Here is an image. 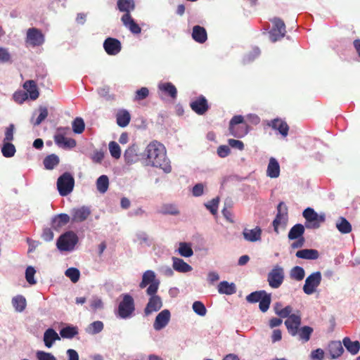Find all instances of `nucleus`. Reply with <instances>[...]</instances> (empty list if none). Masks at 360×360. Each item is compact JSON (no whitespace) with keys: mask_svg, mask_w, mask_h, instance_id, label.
Here are the masks:
<instances>
[{"mask_svg":"<svg viewBox=\"0 0 360 360\" xmlns=\"http://www.w3.org/2000/svg\"><path fill=\"white\" fill-rule=\"evenodd\" d=\"M296 257L300 259H318L319 254L316 250L314 249H303L298 250L296 252Z\"/></svg>","mask_w":360,"mask_h":360,"instance_id":"2f4dec72","label":"nucleus"},{"mask_svg":"<svg viewBox=\"0 0 360 360\" xmlns=\"http://www.w3.org/2000/svg\"><path fill=\"white\" fill-rule=\"evenodd\" d=\"M70 131L68 127H58L53 136L55 143L61 148L71 149L76 146L77 143L74 139L65 137Z\"/></svg>","mask_w":360,"mask_h":360,"instance_id":"f03ea898","label":"nucleus"},{"mask_svg":"<svg viewBox=\"0 0 360 360\" xmlns=\"http://www.w3.org/2000/svg\"><path fill=\"white\" fill-rule=\"evenodd\" d=\"M283 280L284 270L281 266L278 265L275 266L268 274L267 281L269 282V285L272 288H279L283 283Z\"/></svg>","mask_w":360,"mask_h":360,"instance_id":"9d476101","label":"nucleus"},{"mask_svg":"<svg viewBox=\"0 0 360 360\" xmlns=\"http://www.w3.org/2000/svg\"><path fill=\"white\" fill-rule=\"evenodd\" d=\"M23 87L29 94L30 98L32 100H36L39 97V93L37 84L34 80L26 81L23 84Z\"/></svg>","mask_w":360,"mask_h":360,"instance_id":"c85d7f7f","label":"nucleus"},{"mask_svg":"<svg viewBox=\"0 0 360 360\" xmlns=\"http://www.w3.org/2000/svg\"><path fill=\"white\" fill-rule=\"evenodd\" d=\"M266 174L271 178H277L280 174V166L274 158H271L269 160Z\"/></svg>","mask_w":360,"mask_h":360,"instance_id":"bb28decb","label":"nucleus"},{"mask_svg":"<svg viewBox=\"0 0 360 360\" xmlns=\"http://www.w3.org/2000/svg\"><path fill=\"white\" fill-rule=\"evenodd\" d=\"M149 95V90L147 87H141L135 93L134 101H139L146 98Z\"/></svg>","mask_w":360,"mask_h":360,"instance_id":"4d7b16f0","label":"nucleus"},{"mask_svg":"<svg viewBox=\"0 0 360 360\" xmlns=\"http://www.w3.org/2000/svg\"><path fill=\"white\" fill-rule=\"evenodd\" d=\"M12 304L15 311L22 312L26 307V300L22 295H17L12 299Z\"/></svg>","mask_w":360,"mask_h":360,"instance_id":"79ce46f5","label":"nucleus"},{"mask_svg":"<svg viewBox=\"0 0 360 360\" xmlns=\"http://www.w3.org/2000/svg\"><path fill=\"white\" fill-rule=\"evenodd\" d=\"M117 8L120 12L124 13L121 18L122 22H134L130 15V12L135 9L134 0H117Z\"/></svg>","mask_w":360,"mask_h":360,"instance_id":"1a4fd4ad","label":"nucleus"},{"mask_svg":"<svg viewBox=\"0 0 360 360\" xmlns=\"http://www.w3.org/2000/svg\"><path fill=\"white\" fill-rule=\"evenodd\" d=\"M103 48L108 55L115 56L120 52L122 45L118 39L108 37L103 42Z\"/></svg>","mask_w":360,"mask_h":360,"instance_id":"dca6fc26","label":"nucleus"},{"mask_svg":"<svg viewBox=\"0 0 360 360\" xmlns=\"http://www.w3.org/2000/svg\"><path fill=\"white\" fill-rule=\"evenodd\" d=\"M159 91L172 99H175L177 96V90L176 86L171 82H162L158 84Z\"/></svg>","mask_w":360,"mask_h":360,"instance_id":"5701e85b","label":"nucleus"},{"mask_svg":"<svg viewBox=\"0 0 360 360\" xmlns=\"http://www.w3.org/2000/svg\"><path fill=\"white\" fill-rule=\"evenodd\" d=\"M72 130L75 134H82L85 128V124L82 118L76 117L72 124Z\"/></svg>","mask_w":360,"mask_h":360,"instance_id":"49530a36","label":"nucleus"},{"mask_svg":"<svg viewBox=\"0 0 360 360\" xmlns=\"http://www.w3.org/2000/svg\"><path fill=\"white\" fill-rule=\"evenodd\" d=\"M109 150L111 156L115 159H119L121 156V148L119 144L115 141L109 143Z\"/></svg>","mask_w":360,"mask_h":360,"instance_id":"8fccbe9b","label":"nucleus"},{"mask_svg":"<svg viewBox=\"0 0 360 360\" xmlns=\"http://www.w3.org/2000/svg\"><path fill=\"white\" fill-rule=\"evenodd\" d=\"M192 37L196 42L202 44L207 39V31L203 27L195 25L193 28Z\"/></svg>","mask_w":360,"mask_h":360,"instance_id":"a878e982","label":"nucleus"},{"mask_svg":"<svg viewBox=\"0 0 360 360\" xmlns=\"http://www.w3.org/2000/svg\"><path fill=\"white\" fill-rule=\"evenodd\" d=\"M229 129L231 135L237 138H242L248 133L249 127L248 124H238L236 126H229Z\"/></svg>","mask_w":360,"mask_h":360,"instance_id":"cd10ccee","label":"nucleus"},{"mask_svg":"<svg viewBox=\"0 0 360 360\" xmlns=\"http://www.w3.org/2000/svg\"><path fill=\"white\" fill-rule=\"evenodd\" d=\"M44 36L37 28H30L27 32L26 43L32 46H39L44 44Z\"/></svg>","mask_w":360,"mask_h":360,"instance_id":"ddd939ff","label":"nucleus"},{"mask_svg":"<svg viewBox=\"0 0 360 360\" xmlns=\"http://www.w3.org/2000/svg\"><path fill=\"white\" fill-rule=\"evenodd\" d=\"M313 332V328L308 326H304L298 328V333H297V335H298L300 340L305 343L310 340Z\"/></svg>","mask_w":360,"mask_h":360,"instance_id":"72a5a7b5","label":"nucleus"},{"mask_svg":"<svg viewBox=\"0 0 360 360\" xmlns=\"http://www.w3.org/2000/svg\"><path fill=\"white\" fill-rule=\"evenodd\" d=\"M266 125L274 130H277L283 137H286L289 131V126L281 118H275L266 122Z\"/></svg>","mask_w":360,"mask_h":360,"instance_id":"4468645a","label":"nucleus"},{"mask_svg":"<svg viewBox=\"0 0 360 360\" xmlns=\"http://www.w3.org/2000/svg\"><path fill=\"white\" fill-rule=\"evenodd\" d=\"M290 276L291 278L300 281L304 278V270L302 267L296 266L290 270Z\"/></svg>","mask_w":360,"mask_h":360,"instance_id":"c03bdc74","label":"nucleus"},{"mask_svg":"<svg viewBox=\"0 0 360 360\" xmlns=\"http://www.w3.org/2000/svg\"><path fill=\"white\" fill-rule=\"evenodd\" d=\"M103 326H104L102 321H96L91 323L89 326L87 331L90 334L95 335L102 331L103 329Z\"/></svg>","mask_w":360,"mask_h":360,"instance_id":"3c124183","label":"nucleus"},{"mask_svg":"<svg viewBox=\"0 0 360 360\" xmlns=\"http://www.w3.org/2000/svg\"><path fill=\"white\" fill-rule=\"evenodd\" d=\"M108 186H109V179H108V176L103 174L98 178V179L96 181V188H97V190L101 193H105L108 191Z\"/></svg>","mask_w":360,"mask_h":360,"instance_id":"a19ab883","label":"nucleus"},{"mask_svg":"<svg viewBox=\"0 0 360 360\" xmlns=\"http://www.w3.org/2000/svg\"><path fill=\"white\" fill-rule=\"evenodd\" d=\"M14 129L15 126L13 124H9V126L6 128L4 142H10L13 140Z\"/></svg>","mask_w":360,"mask_h":360,"instance_id":"680f3d73","label":"nucleus"},{"mask_svg":"<svg viewBox=\"0 0 360 360\" xmlns=\"http://www.w3.org/2000/svg\"><path fill=\"white\" fill-rule=\"evenodd\" d=\"M148 285H149V286L146 290L147 295H153L156 294L159 288L160 281L156 278L155 272L151 270H147L143 273L139 288L143 289Z\"/></svg>","mask_w":360,"mask_h":360,"instance_id":"20e7f679","label":"nucleus"},{"mask_svg":"<svg viewBox=\"0 0 360 360\" xmlns=\"http://www.w3.org/2000/svg\"><path fill=\"white\" fill-rule=\"evenodd\" d=\"M75 179L69 172L63 174L57 181V187L60 195L66 196L70 194L74 188Z\"/></svg>","mask_w":360,"mask_h":360,"instance_id":"6e6552de","label":"nucleus"},{"mask_svg":"<svg viewBox=\"0 0 360 360\" xmlns=\"http://www.w3.org/2000/svg\"><path fill=\"white\" fill-rule=\"evenodd\" d=\"M304 226L301 224L294 225L290 230L288 237L290 240H295L300 238H304Z\"/></svg>","mask_w":360,"mask_h":360,"instance_id":"c9c22d12","label":"nucleus"},{"mask_svg":"<svg viewBox=\"0 0 360 360\" xmlns=\"http://www.w3.org/2000/svg\"><path fill=\"white\" fill-rule=\"evenodd\" d=\"M271 301V295L268 294L265 291L264 295L262 296L260 301L259 302V309L262 312H266L269 308Z\"/></svg>","mask_w":360,"mask_h":360,"instance_id":"a18cd8bd","label":"nucleus"},{"mask_svg":"<svg viewBox=\"0 0 360 360\" xmlns=\"http://www.w3.org/2000/svg\"><path fill=\"white\" fill-rule=\"evenodd\" d=\"M104 158V153L101 150L94 151L91 156V159L94 163H101Z\"/></svg>","mask_w":360,"mask_h":360,"instance_id":"774afa93","label":"nucleus"},{"mask_svg":"<svg viewBox=\"0 0 360 360\" xmlns=\"http://www.w3.org/2000/svg\"><path fill=\"white\" fill-rule=\"evenodd\" d=\"M285 24H274L269 32V38L272 41H276L283 38L286 32Z\"/></svg>","mask_w":360,"mask_h":360,"instance_id":"412c9836","label":"nucleus"},{"mask_svg":"<svg viewBox=\"0 0 360 360\" xmlns=\"http://www.w3.org/2000/svg\"><path fill=\"white\" fill-rule=\"evenodd\" d=\"M60 337L58 333L53 329H47L44 334V342L46 347L50 348L52 347L56 340H59Z\"/></svg>","mask_w":360,"mask_h":360,"instance_id":"c756f323","label":"nucleus"},{"mask_svg":"<svg viewBox=\"0 0 360 360\" xmlns=\"http://www.w3.org/2000/svg\"><path fill=\"white\" fill-rule=\"evenodd\" d=\"M124 158L127 163L132 164L139 159V149L136 144H132L124 152Z\"/></svg>","mask_w":360,"mask_h":360,"instance_id":"4be33fe9","label":"nucleus"},{"mask_svg":"<svg viewBox=\"0 0 360 360\" xmlns=\"http://www.w3.org/2000/svg\"><path fill=\"white\" fill-rule=\"evenodd\" d=\"M218 292L220 294L233 295L236 292V285L227 281H221L218 285Z\"/></svg>","mask_w":360,"mask_h":360,"instance_id":"473e14b6","label":"nucleus"},{"mask_svg":"<svg viewBox=\"0 0 360 360\" xmlns=\"http://www.w3.org/2000/svg\"><path fill=\"white\" fill-rule=\"evenodd\" d=\"M344 346L352 355L356 354L360 349V343L356 340L352 342L349 338L345 337L342 340Z\"/></svg>","mask_w":360,"mask_h":360,"instance_id":"e433bc0d","label":"nucleus"},{"mask_svg":"<svg viewBox=\"0 0 360 360\" xmlns=\"http://www.w3.org/2000/svg\"><path fill=\"white\" fill-rule=\"evenodd\" d=\"M35 269L32 266H28L25 271V278L28 283L34 285L36 283L34 280Z\"/></svg>","mask_w":360,"mask_h":360,"instance_id":"13d9d810","label":"nucleus"},{"mask_svg":"<svg viewBox=\"0 0 360 360\" xmlns=\"http://www.w3.org/2000/svg\"><path fill=\"white\" fill-rule=\"evenodd\" d=\"M265 290H259L251 292L246 297V300L250 303H256L260 301Z\"/></svg>","mask_w":360,"mask_h":360,"instance_id":"603ef678","label":"nucleus"},{"mask_svg":"<svg viewBox=\"0 0 360 360\" xmlns=\"http://www.w3.org/2000/svg\"><path fill=\"white\" fill-rule=\"evenodd\" d=\"M162 212L165 214L176 215L179 213V211L174 205L167 204L162 206Z\"/></svg>","mask_w":360,"mask_h":360,"instance_id":"052dcab7","label":"nucleus"},{"mask_svg":"<svg viewBox=\"0 0 360 360\" xmlns=\"http://www.w3.org/2000/svg\"><path fill=\"white\" fill-rule=\"evenodd\" d=\"M150 296V297L149 298L148 302L144 309L146 316H148L153 312L160 310L162 307V302L160 297L155 294Z\"/></svg>","mask_w":360,"mask_h":360,"instance_id":"6ab92c4d","label":"nucleus"},{"mask_svg":"<svg viewBox=\"0 0 360 360\" xmlns=\"http://www.w3.org/2000/svg\"><path fill=\"white\" fill-rule=\"evenodd\" d=\"M301 323L302 317L299 311L289 316L288 319L285 321V326H286L288 333L292 336H296Z\"/></svg>","mask_w":360,"mask_h":360,"instance_id":"f8f14e48","label":"nucleus"},{"mask_svg":"<svg viewBox=\"0 0 360 360\" xmlns=\"http://www.w3.org/2000/svg\"><path fill=\"white\" fill-rule=\"evenodd\" d=\"M170 311L168 309H164L160 311L156 316L153 328L155 330H160L164 328L170 320Z\"/></svg>","mask_w":360,"mask_h":360,"instance_id":"a211bd4d","label":"nucleus"},{"mask_svg":"<svg viewBox=\"0 0 360 360\" xmlns=\"http://www.w3.org/2000/svg\"><path fill=\"white\" fill-rule=\"evenodd\" d=\"M311 360H323L324 358V352L321 349L313 350L311 353Z\"/></svg>","mask_w":360,"mask_h":360,"instance_id":"338daca9","label":"nucleus"},{"mask_svg":"<svg viewBox=\"0 0 360 360\" xmlns=\"http://www.w3.org/2000/svg\"><path fill=\"white\" fill-rule=\"evenodd\" d=\"M11 61V55L8 49L0 46V63H6Z\"/></svg>","mask_w":360,"mask_h":360,"instance_id":"6e6d98bb","label":"nucleus"},{"mask_svg":"<svg viewBox=\"0 0 360 360\" xmlns=\"http://www.w3.org/2000/svg\"><path fill=\"white\" fill-rule=\"evenodd\" d=\"M91 211L89 207L82 206L74 208L71 212L72 222L78 223L85 221L91 214Z\"/></svg>","mask_w":360,"mask_h":360,"instance_id":"2eb2a0df","label":"nucleus"},{"mask_svg":"<svg viewBox=\"0 0 360 360\" xmlns=\"http://www.w3.org/2000/svg\"><path fill=\"white\" fill-rule=\"evenodd\" d=\"M173 268L174 270L179 272H188L192 270V267L185 262L182 259L177 257H173Z\"/></svg>","mask_w":360,"mask_h":360,"instance_id":"f704fd0d","label":"nucleus"},{"mask_svg":"<svg viewBox=\"0 0 360 360\" xmlns=\"http://www.w3.org/2000/svg\"><path fill=\"white\" fill-rule=\"evenodd\" d=\"M135 311L134 298L129 294H123L117 311V316L121 319L130 318Z\"/></svg>","mask_w":360,"mask_h":360,"instance_id":"7ed1b4c3","label":"nucleus"},{"mask_svg":"<svg viewBox=\"0 0 360 360\" xmlns=\"http://www.w3.org/2000/svg\"><path fill=\"white\" fill-rule=\"evenodd\" d=\"M70 220V217L67 214H59L56 215L53 219L51 226L55 230H59L60 228L66 225Z\"/></svg>","mask_w":360,"mask_h":360,"instance_id":"393cba45","label":"nucleus"},{"mask_svg":"<svg viewBox=\"0 0 360 360\" xmlns=\"http://www.w3.org/2000/svg\"><path fill=\"white\" fill-rule=\"evenodd\" d=\"M60 162L58 156L56 154H51L47 155L43 160V164L45 169L51 170L54 169Z\"/></svg>","mask_w":360,"mask_h":360,"instance_id":"58836bf2","label":"nucleus"},{"mask_svg":"<svg viewBox=\"0 0 360 360\" xmlns=\"http://www.w3.org/2000/svg\"><path fill=\"white\" fill-rule=\"evenodd\" d=\"M204 192V185L201 183L195 184L192 189V194L195 197L201 196Z\"/></svg>","mask_w":360,"mask_h":360,"instance_id":"69168bd1","label":"nucleus"},{"mask_svg":"<svg viewBox=\"0 0 360 360\" xmlns=\"http://www.w3.org/2000/svg\"><path fill=\"white\" fill-rule=\"evenodd\" d=\"M262 230L259 226L252 229L245 228L243 231V236L245 240L249 242H257L262 238Z\"/></svg>","mask_w":360,"mask_h":360,"instance_id":"aec40b11","label":"nucleus"},{"mask_svg":"<svg viewBox=\"0 0 360 360\" xmlns=\"http://www.w3.org/2000/svg\"><path fill=\"white\" fill-rule=\"evenodd\" d=\"M192 307L194 312L199 316H204L207 313L204 304L200 301L194 302Z\"/></svg>","mask_w":360,"mask_h":360,"instance_id":"864d4df0","label":"nucleus"},{"mask_svg":"<svg viewBox=\"0 0 360 360\" xmlns=\"http://www.w3.org/2000/svg\"><path fill=\"white\" fill-rule=\"evenodd\" d=\"M292 308L290 306H286L281 310L276 311V314L281 318L288 319L292 314Z\"/></svg>","mask_w":360,"mask_h":360,"instance_id":"0e129e2a","label":"nucleus"},{"mask_svg":"<svg viewBox=\"0 0 360 360\" xmlns=\"http://www.w3.org/2000/svg\"><path fill=\"white\" fill-rule=\"evenodd\" d=\"M39 115L36 119L34 122H33V124L34 126L39 125L48 116V110L46 107H39Z\"/></svg>","mask_w":360,"mask_h":360,"instance_id":"5fc2aeb1","label":"nucleus"},{"mask_svg":"<svg viewBox=\"0 0 360 360\" xmlns=\"http://www.w3.org/2000/svg\"><path fill=\"white\" fill-rule=\"evenodd\" d=\"M336 228L342 234H347L352 231V225L343 217H340L336 222Z\"/></svg>","mask_w":360,"mask_h":360,"instance_id":"4c0bfd02","label":"nucleus"},{"mask_svg":"<svg viewBox=\"0 0 360 360\" xmlns=\"http://www.w3.org/2000/svg\"><path fill=\"white\" fill-rule=\"evenodd\" d=\"M131 120V115L126 110H121L116 115V121L118 126L121 127H127Z\"/></svg>","mask_w":360,"mask_h":360,"instance_id":"7c9ffc66","label":"nucleus"},{"mask_svg":"<svg viewBox=\"0 0 360 360\" xmlns=\"http://www.w3.org/2000/svg\"><path fill=\"white\" fill-rule=\"evenodd\" d=\"M219 199L213 198L212 200L205 204V207L210 211L212 214H216L218 210Z\"/></svg>","mask_w":360,"mask_h":360,"instance_id":"bf43d9fd","label":"nucleus"},{"mask_svg":"<svg viewBox=\"0 0 360 360\" xmlns=\"http://www.w3.org/2000/svg\"><path fill=\"white\" fill-rule=\"evenodd\" d=\"M321 282V274L320 271H316L310 274L305 280L303 286V291L307 295H311Z\"/></svg>","mask_w":360,"mask_h":360,"instance_id":"9b49d317","label":"nucleus"},{"mask_svg":"<svg viewBox=\"0 0 360 360\" xmlns=\"http://www.w3.org/2000/svg\"><path fill=\"white\" fill-rule=\"evenodd\" d=\"M328 352L330 355V359H334L342 354L344 348L340 341H332L328 344Z\"/></svg>","mask_w":360,"mask_h":360,"instance_id":"b1692460","label":"nucleus"},{"mask_svg":"<svg viewBox=\"0 0 360 360\" xmlns=\"http://www.w3.org/2000/svg\"><path fill=\"white\" fill-rule=\"evenodd\" d=\"M36 356L38 360H56V357L51 353L44 351H37Z\"/></svg>","mask_w":360,"mask_h":360,"instance_id":"e2e57ef3","label":"nucleus"},{"mask_svg":"<svg viewBox=\"0 0 360 360\" xmlns=\"http://www.w3.org/2000/svg\"><path fill=\"white\" fill-rule=\"evenodd\" d=\"M306 219L305 227L307 229H319L326 220L325 214H319L313 208L307 207L302 213Z\"/></svg>","mask_w":360,"mask_h":360,"instance_id":"39448f33","label":"nucleus"},{"mask_svg":"<svg viewBox=\"0 0 360 360\" xmlns=\"http://www.w3.org/2000/svg\"><path fill=\"white\" fill-rule=\"evenodd\" d=\"M191 108L198 115H204L209 109L207 101L203 96H200L190 103Z\"/></svg>","mask_w":360,"mask_h":360,"instance_id":"f3484780","label":"nucleus"},{"mask_svg":"<svg viewBox=\"0 0 360 360\" xmlns=\"http://www.w3.org/2000/svg\"><path fill=\"white\" fill-rule=\"evenodd\" d=\"M65 275L68 277L72 283H75L79 279L80 272L78 269L70 267L65 271Z\"/></svg>","mask_w":360,"mask_h":360,"instance_id":"de8ad7c7","label":"nucleus"},{"mask_svg":"<svg viewBox=\"0 0 360 360\" xmlns=\"http://www.w3.org/2000/svg\"><path fill=\"white\" fill-rule=\"evenodd\" d=\"M179 253L185 257H189L193 255V251L190 244L186 243H180Z\"/></svg>","mask_w":360,"mask_h":360,"instance_id":"09e8293b","label":"nucleus"},{"mask_svg":"<svg viewBox=\"0 0 360 360\" xmlns=\"http://www.w3.org/2000/svg\"><path fill=\"white\" fill-rule=\"evenodd\" d=\"M288 221V207L284 202H281L277 206V214L272 222L274 231L278 234V229H285Z\"/></svg>","mask_w":360,"mask_h":360,"instance_id":"0eeeda50","label":"nucleus"},{"mask_svg":"<svg viewBox=\"0 0 360 360\" xmlns=\"http://www.w3.org/2000/svg\"><path fill=\"white\" fill-rule=\"evenodd\" d=\"M142 155L143 159L145 160L146 165L158 167L165 173L171 172L170 161L167 157L165 146L160 142L158 141H151L146 146Z\"/></svg>","mask_w":360,"mask_h":360,"instance_id":"f257e3e1","label":"nucleus"},{"mask_svg":"<svg viewBox=\"0 0 360 360\" xmlns=\"http://www.w3.org/2000/svg\"><path fill=\"white\" fill-rule=\"evenodd\" d=\"M78 334V328L76 326H68L60 330V335L63 338L72 339Z\"/></svg>","mask_w":360,"mask_h":360,"instance_id":"ea45409f","label":"nucleus"},{"mask_svg":"<svg viewBox=\"0 0 360 360\" xmlns=\"http://www.w3.org/2000/svg\"><path fill=\"white\" fill-rule=\"evenodd\" d=\"M78 243L77 234L69 231L62 234L58 239L56 245L60 251H72Z\"/></svg>","mask_w":360,"mask_h":360,"instance_id":"423d86ee","label":"nucleus"},{"mask_svg":"<svg viewBox=\"0 0 360 360\" xmlns=\"http://www.w3.org/2000/svg\"><path fill=\"white\" fill-rule=\"evenodd\" d=\"M15 151V147L13 143L10 142H4L1 148V153L5 158H11L14 156Z\"/></svg>","mask_w":360,"mask_h":360,"instance_id":"37998d69","label":"nucleus"}]
</instances>
